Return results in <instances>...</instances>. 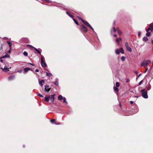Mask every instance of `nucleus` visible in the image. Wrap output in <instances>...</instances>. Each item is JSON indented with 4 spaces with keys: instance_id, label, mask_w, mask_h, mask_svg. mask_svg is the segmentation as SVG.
Returning <instances> with one entry per match:
<instances>
[{
    "instance_id": "obj_49",
    "label": "nucleus",
    "mask_w": 153,
    "mask_h": 153,
    "mask_svg": "<svg viewBox=\"0 0 153 153\" xmlns=\"http://www.w3.org/2000/svg\"><path fill=\"white\" fill-rule=\"evenodd\" d=\"M9 53H10V51H9Z\"/></svg>"
},
{
    "instance_id": "obj_38",
    "label": "nucleus",
    "mask_w": 153,
    "mask_h": 153,
    "mask_svg": "<svg viewBox=\"0 0 153 153\" xmlns=\"http://www.w3.org/2000/svg\"><path fill=\"white\" fill-rule=\"evenodd\" d=\"M69 16L70 17H71V18H73V15H69Z\"/></svg>"
},
{
    "instance_id": "obj_4",
    "label": "nucleus",
    "mask_w": 153,
    "mask_h": 153,
    "mask_svg": "<svg viewBox=\"0 0 153 153\" xmlns=\"http://www.w3.org/2000/svg\"><path fill=\"white\" fill-rule=\"evenodd\" d=\"M79 18L81 20V21L83 22V23L87 27H89L91 28L92 29H93L91 26L90 25V24L87 22L84 21L83 19L80 17H79Z\"/></svg>"
},
{
    "instance_id": "obj_47",
    "label": "nucleus",
    "mask_w": 153,
    "mask_h": 153,
    "mask_svg": "<svg viewBox=\"0 0 153 153\" xmlns=\"http://www.w3.org/2000/svg\"><path fill=\"white\" fill-rule=\"evenodd\" d=\"M59 124H60V123H58V124H56V125H59Z\"/></svg>"
},
{
    "instance_id": "obj_2",
    "label": "nucleus",
    "mask_w": 153,
    "mask_h": 153,
    "mask_svg": "<svg viewBox=\"0 0 153 153\" xmlns=\"http://www.w3.org/2000/svg\"><path fill=\"white\" fill-rule=\"evenodd\" d=\"M115 85L116 86V87L115 86H114V91L116 92V93L118 95V89L117 88V87H119L120 86V83L118 82H116L115 84Z\"/></svg>"
},
{
    "instance_id": "obj_7",
    "label": "nucleus",
    "mask_w": 153,
    "mask_h": 153,
    "mask_svg": "<svg viewBox=\"0 0 153 153\" xmlns=\"http://www.w3.org/2000/svg\"><path fill=\"white\" fill-rule=\"evenodd\" d=\"M150 62V61L149 60L143 61L141 63V65L144 67L146 66Z\"/></svg>"
},
{
    "instance_id": "obj_48",
    "label": "nucleus",
    "mask_w": 153,
    "mask_h": 153,
    "mask_svg": "<svg viewBox=\"0 0 153 153\" xmlns=\"http://www.w3.org/2000/svg\"><path fill=\"white\" fill-rule=\"evenodd\" d=\"M46 0V1H49V0Z\"/></svg>"
},
{
    "instance_id": "obj_15",
    "label": "nucleus",
    "mask_w": 153,
    "mask_h": 153,
    "mask_svg": "<svg viewBox=\"0 0 153 153\" xmlns=\"http://www.w3.org/2000/svg\"><path fill=\"white\" fill-rule=\"evenodd\" d=\"M82 26L83 28V31L85 32H86L87 31V28L84 25H82Z\"/></svg>"
},
{
    "instance_id": "obj_14",
    "label": "nucleus",
    "mask_w": 153,
    "mask_h": 153,
    "mask_svg": "<svg viewBox=\"0 0 153 153\" xmlns=\"http://www.w3.org/2000/svg\"><path fill=\"white\" fill-rule=\"evenodd\" d=\"M50 99L52 102H53L54 100V95H52L51 96Z\"/></svg>"
},
{
    "instance_id": "obj_28",
    "label": "nucleus",
    "mask_w": 153,
    "mask_h": 153,
    "mask_svg": "<svg viewBox=\"0 0 153 153\" xmlns=\"http://www.w3.org/2000/svg\"><path fill=\"white\" fill-rule=\"evenodd\" d=\"M23 54L24 56H27V53L26 51H24L23 53Z\"/></svg>"
},
{
    "instance_id": "obj_43",
    "label": "nucleus",
    "mask_w": 153,
    "mask_h": 153,
    "mask_svg": "<svg viewBox=\"0 0 153 153\" xmlns=\"http://www.w3.org/2000/svg\"><path fill=\"white\" fill-rule=\"evenodd\" d=\"M114 36L115 37H117V35L116 34H114Z\"/></svg>"
},
{
    "instance_id": "obj_10",
    "label": "nucleus",
    "mask_w": 153,
    "mask_h": 153,
    "mask_svg": "<svg viewBox=\"0 0 153 153\" xmlns=\"http://www.w3.org/2000/svg\"><path fill=\"white\" fill-rule=\"evenodd\" d=\"M51 89V88H49V86L46 85L45 86L44 90L45 92H49Z\"/></svg>"
},
{
    "instance_id": "obj_5",
    "label": "nucleus",
    "mask_w": 153,
    "mask_h": 153,
    "mask_svg": "<svg viewBox=\"0 0 153 153\" xmlns=\"http://www.w3.org/2000/svg\"><path fill=\"white\" fill-rule=\"evenodd\" d=\"M115 53L117 54H118L120 53H121L122 54L124 53L123 50L122 48H120L119 50L118 49H116L115 51Z\"/></svg>"
},
{
    "instance_id": "obj_26",
    "label": "nucleus",
    "mask_w": 153,
    "mask_h": 153,
    "mask_svg": "<svg viewBox=\"0 0 153 153\" xmlns=\"http://www.w3.org/2000/svg\"><path fill=\"white\" fill-rule=\"evenodd\" d=\"M146 36L147 37L149 36L150 35V33L148 32H147V33H146Z\"/></svg>"
},
{
    "instance_id": "obj_45",
    "label": "nucleus",
    "mask_w": 153,
    "mask_h": 153,
    "mask_svg": "<svg viewBox=\"0 0 153 153\" xmlns=\"http://www.w3.org/2000/svg\"><path fill=\"white\" fill-rule=\"evenodd\" d=\"M120 107H121V105L120 104Z\"/></svg>"
},
{
    "instance_id": "obj_24",
    "label": "nucleus",
    "mask_w": 153,
    "mask_h": 153,
    "mask_svg": "<svg viewBox=\"0 0 153 153\" xmlns=\"http://www.w3.org/2000/svg\"><path fill=\"white\" fill-rule=\"evenodd\" d=\"M46 75L48 76H52V75L51 73H46Z\"/></svg>"
},
{
    "instance_id": "obj_29",
    "label": "nucleus",
    "mask_w": 153,
    "mask_h": 153,
    "mask_svg": "<svg viewBox=\"0 0 153 153\" xmlns=\"http://www.w3.org/2000/svg\"><path fill=\"white\" fill-rule=\"evenodd\" d=\"M9 56L8 55H4L3 56L1 57V58H7V57Z\"/></svg>"
},
{
    "instance_id": "obj_39",
    "label": "nucleus",
    "mask_w": 153,
    "mask_h": 153,
    "mask_svg": "<svg viewBox=\"0 0 153 153\" xmlns=\"http://www.w3.org/2000/svg\"><path fill=\"white\" fill-rule=\"evenodd\" d=\"M130 103L131 104H132L133 103H134V102L133 101H130Z\"/></svg>"
},
{
    "instance_id": "obj_23",
    "label": "nucleus",
    "mask_w": 153,
    "mask_h": 153,
    "mask_svg": "<svg viewBox=\"0 0 153 153\" xmlns=\"http://www.w3.org/2000/svg\"><path fill=\"white\" fill-rule=\"evenodd\" d=\"M143 40L145 42H146L148 40V38L146 37L145 36L143 38Z\"/></svg>"
},
{
    "instance_id": "obj_16",
    "label": "nucleus",
    "mask_w": 153,
    "mask_h": 153,
    "mask_svg": "<svg viewBox=\"0 0 153 153\" xmlns=\"http://www.w3.org/2000/svg\"><path fill=\"white\" fill-rule=\"evenodd\" d=\"M50 96H48L47 97H46L45 98V100L46 102H48L49 101V99H50Z\"/></svg>"
},
{
    "instance_id": "obj_33",
    "label": "nucleus",
    "mask_w": 153,
    "mask_h": 153,
    "mask_svg": "<svg viewBox=\"0 0 153 153\" xmlns=\"http://www.w3.org/2000/svg\"><path fill=\"white\" fill-rule=\"evenodd\" d=\"M121 59L123 61H124V56H122L121 58Z\"/></svg>"
},
{
    "instance_id": "obj_40",
    "label": "nucleus",
    "mask_w": 153,
    "mask_h": 153,
    "mask_svg": "<svg viewBox=\"0 0 153 153\" xmlns=\"http://www.w3.org/2000/svg\"><path fill=\"white\" fill-rule=\"evenodd\" d=\"M35 71H36V72H39V70H38V69H36V70Z\"/></svg>"
},
{
    "instance_id": "obj_21",
    "label": "nucleus",
    "mask_w": 153,
    "mask_h": 153,
    "mask_svg": "<svg viewBox=\"0 0 153 153\" xmlns=\"http://www.w3.org/2000/svg\"><path fill=\"white\" fill-rule=\"evenodd\" d=\"M7 43L9 45L10 48V50L11 49V47L12 46L11 43L10 42H9V41H7Z\"/></svg>"
},
{
    "instance_id": "obj_41",
    "label": "nucleus",
    "mask_w": 153,
    "mask_h": 153,
    "mask_svg": "<svg viewBox=\"0 0 153 153\" xmlns=\"http://www.w3.org/2000/svg\"><path fill=\"white\" fill-rule=\"evenodd\" d=\"M0 61L2 62H3V60L2 59H1Z\"/></svg>"
},
{
    "instance_id": "obj_6",
    "label": "nucleus",
    "mask_w": 153,
    "mask_h": 153,
    "mask_svg": "<svg viewBox=\"0 0 153 153\" xmlns=\"http://www.w3.org/2000/svg\"><path fill=\"white\" fill-rule=\"evenodd\" d=\"M125 82L127 83L126 84V88H129L130 87V85L129 82H130V79H125Z\"/></svg>"
},
{
    "instance_id": "obj_12",
    "label": "nucleus",
    "mask_w": 153,
    "mask_h": 153,
    "mask_svg": "<svg viewBox=\"0 0 153 153\" xmlns=\"http://www.w3.org/2000/svg\"><path fill=\"white\" fill-rule=\"evenodd\" d=\"M45 81L44 80H42L41 81H39V85L41 86L44 84Z\"/></svg>"
},
{
    "instance_id": "obj_35",
    "label": "nucleus",
    "mask_w": 153,
    "mask_h": 153,
    "mask_svg": "<svg viewBox=\"0 0 153 153\" xmlns=\"http://www.w3.org/2000/svg\"><path fill=\"white\" fill-rule=\"evenodd\" d=\"M54 121H55V120L54 119H51V122L52 123H53L54 122Z\"/></svg>"
},
{
    "instance_id": "obj_34",
    "label": "nucleus",
    "mask_w": 153,
    "mask_h": 153,
    "mask_svg": "<svg viewBox=\"0 0 153 153\" xmlns=\"http://www.w3.org/2000/svg\"><path fill=\"white\" fill-rule=\"evenodd\" d=\"M142 82H143V81L142 80H141V81H140L139 83V84H138V85H140L142 83Z\"/></svg>"
},
{
    "instance_id": "obj_9",
    "label": "nucleus",
    "mask_w": 153,
    "mask_h": 153,
    "mask_svg": "<svg viewBox=\"0 0 153 153\" xmlns=\"http://www.w3.org/2000/svg\"><path fill=\"white\" fill-rule=\"evenodd\" d=\"M11 67H9V66H5L4 67V68H1V69L4 72H7L8 71H9V69Z\"/></svg>"
},
{
    "instance_id": "obj_44",
    "label": "nucleus",
    "mask_w": 153,
    "mask_h": 153,
    "mask_svg": "<svg viewBox=\"0 0 153 153\" xmlns=\"http://www.w3.org/2000/svg\"><path fill=\"white\" fill-rule=\"evenodd\" d=\"M31 65H34L32 64H31V63H29Z\"/></svg>"
},
{
    "instance_id": "obj_31",
    "label": "nucleus",
    "mask_w": 153,
    "mask_h": 153,
    "mask_svg": "<svg viewBox=\"0 0 153 153\" xmlns=\"http://www.w3.org/2000/svg\"><path fill=\"white\" fill-rule=\"evenodd\" d=\"M151 30V29L150 28V27H149L146 30V32H148L150 30Z\"/></svg>"
},
{
    "instance_id": "obj_19",
    "label": "nucleus",
    "mask_w": 153,
    "mask_h": 153,
    "mask_svg": "<svg viewBox=\"0 0 153 153\" xmlns=\"http://www.w3.org/2000/svg\"><path fill=\"white\" fill-rule=\"evenodd\" d=\"M30 68L27 67V68H24V71L25 72H27V71H28L30 70Z\"/></svg>"
},
{
    "instance_id": "obj_50",
    "label": "nucleus",
    "mask_w": 153,
    "mask_h": 153,
    "mask_svg": "<svg viewBox=\"0 0 153 153\" xmlns=\"http://www.w3.org/2000/svg\"><path fill=\"white\" fill-rule=\"evenodd\" d=\"M152 63H153V62H152Z\"/></svg>"
},
{
    "instance_id": "obj_1",
    "label": "nucleus",
    "mask_w": 153,
    "mask_h": 153,
    "mask_svg": "<svg viewBox=\"0 0 153 153\" xmlns=\"http://www.w3.org/2000/svg\"><path fill=\"white\" fill-rule=\"evenodd\" d=\"M41 65L42 67H45L47 66L46 64L45 61V59L44 57L42 56H41Z\"/></svg>"
},
{
    "instance_id": "obj_18",
    "label": "nucleus",
    "mask_w": 153,
    "mask_h": 153,
    "mask_svg": "<svg viewBox=\"0 0 153 153\" xmlns=\"http://www.w3.org/2000/svg\"><path fill=\"white\" fill-rule=\"evenodd\" d=\"M30 46H31V47H32L33 48H34V49H35L36 50V51L38 52V53H39V54H41V52H40V51H39V50L38 49H36V48H35L34 47H33V46H31V45H30Z\"/></svg>"
},
{
    "instance_id": "obj_22",
    "label": "nucleus",
    "mask_w": 153,
    "mask_h": 153,
    "mask_svg": "<svg viewBox=\"0 0 153 153\" xmlns=\"http://www.w3.org/2000/svg\"><path fill=\"white\" fill-rule=\"evenodd\" d=\"M149 27L151 29V30L152 31L153 30V23H151L149 25Z\"/></svg>"
},
{
    "instance_id": "obj_37",
    "label": "nucleus",
    "mask_w": 153,
    "mask_h": 153,
    "mask_svg": "<svg viewBox=\"0 0 153 153\" xmlns=\"http://www.w3.org/2000/svg\"><path fill=\"white\" fill-rule=\"evenodd\" d=\"M66 14L68 15L69 16V15H70V14H69V13L68 12H66Z\"/></svg>"
},
{
    "instance_id": "obj_30",
    "label": "nucleus",
    "mask_w": 153,
    "mask_h": 153,
    "mask_svg": "<svg viewBox=\"0 0 153 153\" xmlns=\"http://www.w3.org/2000/svg\"><path fill=\"white\" fill-rule=\"evenodd\" d=\"M74 21V22L77 25H78V22L76 21V20L74 19H73Z\"/></svg>"
},
{
    "instance_id": "obj_32",
    "label": "nucleus",
    "mask_w": 153,
    "mask_h": 153,
    "mask_svg": "<svg viewBox=\"0 0 153 153\" xmlns=\"http://www.w3.org/2000/svg\"><path fill=\"white\" fill-rule=\"evenodd\" d=\"M38 96H39V97H43V96L41 94H38Z\"/></svg>"
},
{
    "instance_id": "obj_36",
    "label": "nucleus",
    "mask_w": 153,
    "mask_h": 153,
    "mask_svg": "<svg viewBox=\"0 0 153 153\" xmlns=\"http://www.w3.org/2000/svg\"><path fill=\"white\" fill-rule=\"evenodd\" d=\"M55 84L56 85H57L58 84V82L57 81H56L55 82Z\"/></svg>"
},
{
    "instance_id": "obj_20",
    "label": "nucleus",
    "mask_w": 153,
    "mask_h": 153,
    "mask_svg": "<svg viewBox=\"0 0 153 153\" xmlns=\"http://www.w3.org/2000/svg\"><path fill=\"white\" fill-rule=\"evenodd\" d=\"M63 97L61 95H59L58 97V99L59 100H61L62 99H63Z\"/></svg>"
},
{
    "instance_id": "obj_25",
    "label": "nucleus",
    "mask_w": 153,
    "mask_h": 153,
    "mask_svg": "<svg viewBox=\"0 0 153 153\" xmlns=\"http://www.w3.org/2000/svg\"><path fill=\"white\" fill-rule=\"evenodd\" d=\"M63 102L66 103H67V102L66 100V99L65 97H63Z\"/></svg>"
},
{
    "instance_id": "obj_42",
    "label": "nucleus",
    "mask_w": 153,
    "mask_h": 153,
    "mask_svg": "<svg viewBox=\"0 0 153 153\" xmlns=\"http://www.w3.org/2000/svg\"><path fill=\"white\" fill-rule=\"evenodd\" d=\"M148 69V68H146V70L145 71V73H146V71H147Z\"/></svg>"
},
{
    "instance_id": "obj_13",
    "label": "nucleus",
    "mask_w": 153,
    "mask_h": 153,
    "mask_svg": "<svg viewBox=\"0 0 153 153\" xmlns=\"http://www.w3.org/2000/svg\"><path fill=\"white\" fill-rule=\"evenodd\" d=\"M121 41V39L120 38H119L116 39V42L117 43L118 45H119V42Z\"/></svg>"
},
{
    "instance_id": "obj_11",
    "label": "nucleus",
    "mask_w": 153,
    "mask_h": 153,
    "mask_svg": "<svg viewBox=\"0 0 153 153\" xmlns=\"http://www.w3.org/2000/svg\"><path fill=\"white\" fill-rule=\"evenodd\" d=\"M126 44H127V43H126V44H125V45L126 46V47L127 50L128 51H129V52H131V51H132L131 49V48L130 47L128 46Z\"/></svg>"
},
{
    "instance_id": "obj_17",
    "label": "nucleus",
    "mask_w": 153,
    "mask_h": 153,
    "mask_svg": "<svg viewBox=\"0 0 153 153\" xmlns=\"http://www.w3.org/2000/svg\"><path fill=\"white\" fill-rule=\"evenodd\" d=\"M15 78V76H14L12 75L9 76L8 77V79L9 80H12L13 79Z\"/></svg>"
},
{
    "instance_id": "obj_3",
    "label": "nucleus",
    "mask_w": 153,
    "mask_h": 153,
    "mask_svg": "<svg viewBox=\"0 0 153 153\" xmlns=\"http://www.w3.org/2000/svg\"><path fill=\"white\" fill-rule=\"evenodd\" d=\"M141 92L142 93V96L143 98H148V96L147 91H145L144 90H143L141 91Z\"/></svg>"
},
{
    "instance_id": "obj_8",
    "label": "nucleus",
    "mask_w": 153,
    "mask_h": 153,
    "mask_svg": "<svg viewBox=\"0 0 153 153\" xmlns=\"http://www.w3.org/2000/svg\"><path fill=\"white\" fill-rule=\"evenodd\" d=\"M116 31H117L120 35L121 34V32H120L119 28H117L116 29H115L114 27H113V30L111 31V33L112 34H113Z\"/></svg>"
},
{
    "instance_id": "obj_46",
    "label": "nucleus",
    "mask_w": 153,
    "mask_h": 153,
    "mask_svg": "<svg viewBox=\"0 0 153 153\" xmlns=\"http://www.w3.org/2000/svg\"><path fill=\"white\" fill-rule=\"evenodd\" d=\"M141 75V74H140L139 75V76H140Z\"/></svg>"
},
{
    "instance_id": "obj_27",
    "label": "nucleus",
    "mask_w": 153,
    "mask_h": 153,
    "mask_svg": "<svg viewBox=\"0 0 153 153\" xmlns=\"http://www.w3.org/2000/svg\"><path fill=\"white\" fill-rule=\"evenodd\" d=\"M151 88V85H149L147 87V89L148 90H150Z\"/></svg>"
}]
</instances>
